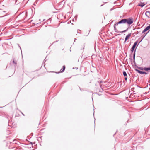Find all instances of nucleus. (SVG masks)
Instances as JSON below:
<instances>
[{
    "label": "nucleus",
    "mask_w": 150,
    "mask_h": 150,
    "mask_svg": "<svg viewBox=\"0 0 150 150\" xmlns=\"http://www.w3.org/2000/svg\"><path fill=\"white\" fill-rule=\"evenodd\" d=\"M145 15L149 18V16H150V11H146L145 13Z\"/></svg>",
    "instance_id": "8"
},
{
    "label": "nucleus",
    "mask_w": 150,
    "mask_h": 150,
    "mask_svg": "<svg viewBox=\"0 0 150 150\" xmlns=\"http://www.w3.org/2000/svg\"><path fill=\"white\" fill-rule=\"evenodd\" d=\"M147 93V92H145V93H144V94H146Z\"/></svg>",
    "instance_id": "17"
},
{
    "label": "nucleus",
    "mask_w": 150,
    "mask_h": 150,
    "mask_svg": "<svg viewBox=\"0 0 150 150\" xmlns=\"http://www.w3.org/2000/svg\"><path fill=\"white\" fill-rule=\"evenodd\" d=\"M150 29V25H149V26H147L145 29H144V30L142 32V33H143L145 32L146 31L148 30L149 29Z\"/></svg>",
    "instance_id": "5"
},
{
    "label": "nucleus",
    "mask_w": 150,
    "mask_h": 150,
    "mask_svg": "<svg viewBox=\"0 0 150 150\" xmlns=\"http://www.w3.org/2000/svg\"><path fill=\"white\" fill-rule=\"evenodd\" d=\"M135 30V29H133V30Z\"/></svg>",
    "instance_id": "21"
},
{
    "label": "nucleus",
    "mask_w": 150,
    "mask_h": 150,
    "mask_svg": "<svg viewBox=\"0 0 150 150\" xmlns=\"http://www.w3.org/2000/svg\"><path fill=\"white\" fill-rule=\"evenodd\" d=\"M112 10V9H110V11Z\"/></svg>",
    "instance_id": "20"
},
{
    "label": "nucleus",
    "mask_w": 150,
    "mask_h": 150,
    "mask_svg": "<svg viewBox=\"0 0 150 150\" xmlns=\"http://www.w3.org/2000/svg\"><path fill=\"white\" fill-rule=\"evenodd\" d=\"M144 69L146 71L150 70V67H145L144 68Z\"/></svg>",
    "instance_id": "13"
},
{
    "label": "nucleus",
    "mask_w": 150,
    "mask_h": 150,
    "mask_svg": "<svg viewBox=\"0 0 150 150\" xmlns=\"http://www.w3.org/2000/svg\"><path fill=\"white\" fill-rule=\"evenodd\" d=\"M133 22V19L132 17L127 19H123L118 22V23H120V24L127 23L129 25L132 24Z\"/></svg>",
    "instance_id": "1"
},
{
    "label": "nucleus",
    "mask_w": 150,
    "mask_h": 150,
    "mask_svg": "<svg viewBox=\"0 0 150 150\" xmlns=\"http://www.w3.org/2000/svg\"><path fill=\"white\" fill-rule=\"evenodd\" d=\"M144 5L145 4H144L143 3H141L138 5V6L141 7H143L144 6Z\"/></svg>",
    "instance_id": "11"
},
{
    "label": "nucleus",
    "mask_w": 150,
    "mask_h": 150,
    "mask_svg": "<svg viewBox=\"0 0 150 150\" xmlns=\"http://www.w3.org/2000/svg\"><path fill=\"white\" fill-rule=\"evenodd\" d=\"M130 28V26H129V27H128V28L127 29H126V30H127V31L128 30V29H129V28Z\"/></svg>",
    "instance_id": "15"
},
{
    "label": "nucleus",
    "mask_w": 150,
    "mask_h": 150,
    "mask_svg": "<svg viewBox=\"0 0 150 150\" xmlns=\"http://www.w3.org/2000/svg\"><path fill=\"white\" fill-rule=\"evenodd\" d=\"M136 71L138 73L140 74H147V73H146L145 72H143L142 71L140 70H138L137 69H136Z\"/></svg>",
    "instance_id": "6"
},
{
    "label": "nucleus",
    "mask_w": 150,
    "mask_h": 150,
    "mask_svg": "<svg viewBox=\"0 0 150 150\" xmlns=\"http://www.w3.org/2000/svg\"><path fill=\"white\" fill-rule=\"evenodd\" d=\"M138 41H137L136 42H135L134 44L132 47L131 49V52L132 53L133 52L134 49H135L136 45H137L138 43Z\"/></svg>",
    "instance_id": "3"
},
{
    "label": "nucleus",
    "mask_w": 150,
    "mask_h": 150,
    "mask_svg": "<svg viewBox=\"0 0 150 150\" xmlns=\"http://www.w3.org/2000/svg\"><path fill=\"white\" fill-rule=\"evenodd\" d=\"M139 33V32H138L137 31V32H136L135 33V34H138Z\"/></svg>",
    "instance_id": "16"
},
{
    "label": "nucleus",
    "mask_w": 150,
    "mask_h": 150,
    "mask_svg": "<svg viewBox=\"0 0 150 150\" xmlns=\"http://www.w3.org/2000/svg\"><path fill=\"white\" fill-rule=\"evenodd\" d=\"M135 52H134L133 54V59L134 60V62H135Z\"/></svg>",
    "instance_id": "14"
},
{
    "label": "nucleus",
    "mask_w": 150,
    "mask_h": 150,
    "mask_svg": "<svg viewBox=\"0 0 150 150\" xmlns=\"http://www.w3.org/2000/svg\"><path fill=\"white\" fill-rule=\"evenodd\" d=\"M13 62L14 64L15 65V66L16 67V65L17 64V62L15 61L14 59L13 60Z\"/></svg>",
    "instance_id": "12"
},
{
    "label": "nucleus",
    "mask_w": 150,
    "mask_h": 150,
    "mask_svg": "<svg viewBox=\"0 0 150 150\" xmlns=\"http://www.w3.org/2000/svg\"><path fill=\"white\" fill-rule=\"evenodd\" d=\"M123 74L124 76L125 77V80H126L127 79V75L126 72L125 71H123Z\"/></svg>",
    "instance_id": "7"
},
{
    "label": "nucleus",
    "mask_w": 150,
    "mask_h": 150,
    "mask_svg": "<svg viewBox=\"0 0 150 150\" xmlns=\"http://www.w3.org/2000/svg\"><path fill=\"white\" fill-rule=\"evenodd\" d=\"M65 67L64 65L62 67V68L61 69L60 71V72H63L65 70Z\"/></svg>",
    "instance_id": "9"
},
{
    "label": "nucleus",
    "mask_w": 150,
    "mask_h": 150,
    "mask_svg": "<svg viewBox=\"0 0 150 150\" xmlns=\"http://www.w3.org/2000/svg\"><path fill=\"white\" fill-rule=\"evenodd\" d=\"M131 33H129L126 36L125 39H126V40H127L128 38H129V37L131 36Z\"/></svg>",
    "instance_id": "10"
},
{
    "label": "nucleus",
    "mask_w": 150,
    "mask_h": 150,
    "mask_svg": "<svg viewBox=\"0 0 150 150\" xmlns=\"http://www.w3.org/2000/svg\"><path fill=\"white\" fill-rule=\"evenodd\" d=\"M17 1H18V0H16V3H17Z\"/></svg>",
    "instance_id": "19"
},
{
    "label": "nucleus",
    "mask_w": 150,
    "mask_h": 150,
    "mask_svg": "<svg viewBox=\"0 0 150 150\" xmlns=\"http://www.w3.org/2000/svg\"><path fill=\"white\" fill-rule=\"evenodd\" d=\"M98 82H99V83L100 86V87L102 88H103L104 87V86H105V85H104L103 83H105V82H103V81H100V82H99V81Z\"/></svg>",
    "instance_id": "4"
},
{
    "label": "nucleus",
    "mask_w": 150,
    "mask_h": 150,
    "mask_svg": "<svg viewBox=\"0 0 150 150\" xmlns=\"http://www.w3.org/2000/svg\"><path fill=\"white\" fill-rule=\"evenodd\" d=\"M127 41V40H126V39H125V41H124V42H126V41Z\"/></svg>",
    "instance_id": "18"
},
{
    "label": "nucleus",
    "mask_w": 150,
    "mask_h": 150,
    "mask_svg": "<svg viewBox=\"0 0 150 150\" xmlns=\"http://www.w3.org/2000/svg\"><path fill=\"white\" fill-rule=\"evenodd\" d=\"M118 24H120V23H118V22H116L115 23L114 27V30H115V32L117 33H124L127 31V30H124V31H118V30L116 28V26H117L118 25Z\"/></svg>",
    "instance_id": "2"
}]
</instances>
